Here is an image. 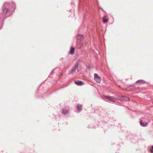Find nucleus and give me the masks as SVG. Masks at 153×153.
Wrapping results in <instances>:
<instances>
[{
	"label": "nucleus",
	"instance_id": "10",
	"mask_svg": "<svg viewBox=\"0 0 153 153\" xmlns=\"http://www.w3.org/2000/svg\"><path fill=\"white\" fill-rule=\"evenodd\" d=\"M122 100L124 101H129L130 100V98L127 97H122Z\"/></svg>",
	"mask_w": 153,
	"mask_h": 153
},
{
	"label": "nucleus",
	"instance_id": "9",
	"mask_svg": "<svg viewBox=\"0 0 153 153\" xmlns=\"http://www.w3.org/2000/svg\"><path fill=\"white\" fill-rule=\"evenodd\" d=\"M75 51V48L74 47H71L70 50V53L71 54H73L74 53Z\"/></svg>",
	"mask_w": 153,
	"mask_h": 153
},
{
	"label": "nucleus",
	"instance_id": "5",
	"mask_svg": "<svg viewBox=\"0 0 153 153\" xmlns=\"http://www.w3.org/2000/svg\"><path fill=\"white\" fill-rule=\"evenodd\" d=\"M75 83L76 85H82L84 84V83L80 81L76 80L75 81Z\"/></svg>",
	"mask_w": 153,
	"mask_h": 153
},
{
	"label": "nucleus",
	"instance_id": "11",
	"mask_svg": "<svg viewBox=\"0 0 153 153\" xmlns=\"http://www.w3.org/2000/svg\"><path fill=\"white\" fill-rule=\"evenodd\" d=\"M103 22L104 23H105V22H108V19L106 18V17L105 16L103 17Z\"/></svg>",
	"mask_w": 153,
	"mask_h": 153
},
{
	"label": "nucleus",
	"instance_id": "2",
	"mask_svg": "<svg viewBox=\"0 0 153 153\" xmlns=\"http://www.w3.org/2000/svg\"><path fill=\"white\" fill-rule=\"evenodd\" d=\"M6 4H4L2 8V13L4 15L7 14L9 11L8 9L5 6Z\"/></svg>",
	"mask_w": 153,
	"mask_h": 153
},
{
	"label": "nucleus",
	"instance_id": "13",
	"mask_svg": "<svg viewBox=\"0 0 153 153\" xmlns=\"http://www.w3.org/2000/svg\"><path fill=\"white\" fill-rule=\"evenodd\" d=\"M68 111L67 109H63L62 110V113L64 114H66L68 112Z\"/></svg>",
	"mask_w": 153,
	"mask_h": 153
},
{
	"label": "nucleus",
	"instance_id": "3",
	"mask_svg": "<svg viewBox=\"0 0 153 153\" xmlns=\"http://www.w3.org/2000/svg\"><path fill=\"white\" fill-rule=\"evenodd\" d=\"M94 79L98 83H100L101 81V77L97 74H94Z\"/></svg>",
	"mask_w": 153,
	"mask_h": 153
},
{
	"label": "nucleus",
	"instance_id": "8",
	"mask_svg": "<svg viewBox=\"0 0 153 153\" xmlns=\"http://www.w3.org/2000/svg\"><path fill=\"white\" fill-rule=\"evenodd\" d=\"M145 82L143 80H139L136 82V83L137 85L142 83H144Z\"/></svg>",
	"mask_w": 153,
	"mask_h": 153
},
{
	"label": "nucleus",
	"instance_id": "6",
	"mask_svg": "<svg viewBox=\"0 0 153 153\" xmlns=\"http://www.w3.org/2000/svg\"><path fill=\"white\" fill-rule=\"evenodd\" d=\"M78 64H76L74 66L72 69V70L71 73H73L74 72H75L76 69L78 68Z\"/></svg>",
	"mask_w": 153,
	"mask_h": 153
},
{
	"label": "nucleus",
	"instance_id": "1",
	"mask_svg": "<svg viewBox=\"0 0 153 153\" xmlns=\"http://www.w3.org/2000/svg\"><path fill=\"white\" fill-rule=\"evenodd\" d=\"M83 39L84 38L83 35H78L77 36L78 44L80 45V48L83 45L82 40H83Z\"/></svg>",
	"mask_w": 153,
	"mask_h": 153
},
{
	"label": "nucleus",
	"instance_id": "7",
	"mask_svg": "<svg viewBox=\"0 0 153 153\" xmlns=\"http://www.w3.org/2000/svg\"><path fill=\"white\" fill-rule=\"evenodd\" d=\"M140 125L142 126H146L148 125V123L146 122H143L142 120H140Z\"/></svg>",
	"mask_w": 153,
	"mask_h": 153
},
{
	"label": "nucleus",
	"instance_id": "12",
	"mask_svg": "<svg viewBox=\"0 0 153 153\" xmlns=\"http://www.w3.org/2000/svg\"><path fill=\"white\" fill-rule=\"evenodd\" d=\"M77 109L79 111H80L82 110L81 108L82 106L81 105H77Z\"/></svg>",
	"mask_w": 153,
	"mask_h": 153
},
{
	"label": "nucleus",
	"instance_id": "4",
	"mask_svg": "<svg viewBox=\"0 0 153 153\" xmlns=\"http://www.w3.org/2000/svg\"><path fill=\"white\" fill-rule=\"evenodd\" d=\"M108 99L111 101L115 102L116 101V99L115 98L109 96H105L104 97Z\"/></svg>",
	"mask_w": 153,
	"mask_h": 153
},
{
	"label": "nucleus",
	"instance_id": "14",
	"mask_svg": "<svg viewBox=\"0 0 153 153\" xmlns=\"http://www.w3.org/2000/svg\"><path fill=\"white\" fill-rule=\"evenodd\" d=\"M150 151L152 153H153V146H152L151 149H150Z\"/></svg>",
	"mask_w": 153,
	"mask_h": 153
}]
</instances>
